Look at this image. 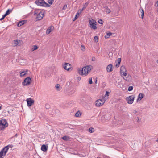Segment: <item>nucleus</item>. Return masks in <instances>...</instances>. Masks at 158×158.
Returning a JSON list of instances; mask_svg holds the SVG:
<instances>
[{"mask_svg": "<svg viewBox=\"0 0 158 158\" xmlns=\"http://www.w3.org/2000/svg\"><path fill=\"white\" fill-rule=\"evenodd\" d=\"M92 66L91 65L86 66L84 67L82 69H79L78 73L81 75L86 76L90 71Z\"/></svg>", "mask_w": 158, "mask_h": 158, "instance_id": "nucleus-1", "label": "nucleus"}, {"mask_svg": "<svg viewBox=\"0 0 158 158\" xmlns=\"http://www.w3.org/2000/svg\"><path fill=\"white\" fill-rule=\"evenodd\" d=\"M13 147V146L11 145H8L4 147L0 151V158H3V157L6 155L9 148H12Z\"/></svg>", "mask_w": 158, "mask_h": 158, "instance_id": "nucleus-2", "label": "nucleus"}, {"mask_svg": "<svg viewBox=\"0 0 158 158\" xmlns=\"http://www.w3.org/2000/svg\"><path fill=\"white\" fill-rule=\"evenodd\" d=\"M120 73L121 76L126 81H128L127 78L126 77L127 72L124 66H122L120 68Z\"/></svg>", "mask_w": 158, "mask_h": 158, "instance_id": "nucleus-3", "label": "nucleus"}, {"mask_svg": "<svg viewBox=\"0 0 158 158\" xmlns=\"http://www.w3.org/2000/svg\"><path fill=\"white\" fill-rule=\"evenodd\" d=\"M34 15H36V19L37 20H40L42 19L44 16V12L43 11H40V12H35Z\"/></svg>", "mask_w": 158, "mask_h": 158, "instance_id": "nucleus-4", "label": "nucleus"}, {"mask_svg": "<svg viewBox=\"0 0 158 158\" xmlns=\"http://www.w3.org/2000/svg\"><path fill=\"white\" fill-rule=\"evenodd\" d=\"M89 23L90 27L92 29L94 30H96L97 28L96 26L97 22L96 21L93 19H91L89 20Z\"/></svg>", "mask_w": 158, "mask_h": 158, "instance_id": "nucleus-5", "label": "nucleus"}, {"mask_svg": "<svg viewBox=\"0 0 158 158\" xmlns=\"http://www.w3.org/2000/svg\"><path fill=\"white\" fill-rule=\"evenodd\" d=\"M135 97V95H132L126 98V100L127 102L129 104H131L133 102Z\"/></svg>", "mask_w": 158, "mask_h": 158, "instance_id": "nucleus-6", "label": "nucleus"}, {"mask_svg": "<svg viewBox=\"0 0 158 158\" xmlns=\"http://www.w3.org/2000/svg\"><path fill=\"white\" fill-rule=\"evenodd\" d=\"M106 100L102 98L101 99L97 100L96 102V105L97 106H102L105 103Z\"/></svg>", "mask_w": 158, "mask_h": 158, "instance_id": "nucleus-7", "label": "nucleus"}, {"mask_svg": "<svg viewBox=\"0 0 158 158\" xmlns=\"http://www.w3.org/2000/svg\"><path fill=\"white\" fill-rule=\"evenodd\" d=\"M31 82V78L29 77H28L24 80L22 82V84L24 86H26L30 84Z\"/></svg>", "mask_w": 158, "mask_h": 158, "instance_id": "nucleus-8", "label": "nucleus"}, {"mask_svg": "<svg viewBox=\"0 0 158 158\" xmlns=\"http://www.w3.org/2000/svg\"><path fill=\"white\" fill-rule=\"evenodd\" d=\"M63 66L65 70L68 71H69L71 69V65L69 63H65Z\"/></svg>", "mask_w": 158, "mask_h": 158, "instance_id": "nucleus-9", "label": "nucleus"}, {"mask_svg": "<svg viewBox=\"0 0 158 158\" xmlns=\"http://www.w3.org/2000/svg\"><path fill=\"white\" fill-rule=\"evenodd\" d=\"M44 2V0H36L35 3L39 6H43Z\"/></svg>", "mask_w": 158, "mask_h": 158, "instance_id": "nucleus-10", "label": "nucleus"}, {"mask_svg": "<svg viewBox=\"0 0 158 158\" xmlns=\"http://www.w3.org/2000/svg\"><path fill=\"white\" fill-rule=\"evenodd\" d=\"M27 106L29 107L31 106L32 104L34 103V101L33 100L30 98L27 99Z\"/></svg>", "mask_w": 158, "mask_h": 158, "instance_id": "nucleus-11", "label": "nucleus"}, {"mask_svg": "<svg viewBox=\"0 0 158 158\" xmlns=\"http://www.w3.org/2000/svg\"><path fill=\"white\" fill-rule=\"evenodd\" d=\"M54 29V27L53 26H51L48 28L46 30V34H49Z\"/></svg>", "mask_w": 158, "mask_h": 158, "instance_id": "nucleus-12", "label": "nucleus"}, {"mask_svg": "<svg viewBox=\"0 0 158 158\" xmlns=\"http://www.w3.org/2000/svg\"><path fill=\"white\" fill-rule=\"evenodd\" d=\"M113 67L111 64H109L106 67V70L108 72H110L113 70Z\"/></svg>", "mask_w": 158, "mask_h": 158, "instance_id": "nucleus-13", "label": "nucleus"}, {"mask_svg": "<svg viewBox=\"0 0 158 158\" xmlns=\"http://www.w3.org/2000/svg\"><path fill=\"white\" fill-rule=\"evenodd\" d=\"M48 148V146H46V145L44 144L41 146V150L45 152L47 151Z\"/></svg>", "mask_w": 158, "mask_h": 158, "instance_id": "nucleus-14", "label": "nucleus"}, {"mask_svg": "<svg viewBox=\"0 0 158 158\" xmlns=\"http://www.w3.org/2000/svg\"><path fill=\"white\" fill-rule=\"evenodd\" d=\"M143 96L144 94H143L140 93L138 96L137 101L141 100L142 99V98L143 97Z\"/></svg>", "mask_w": 158, "mask_h": 158, "instance_id": "nucleus-15", "label": "nucleus"}, {"mask_svg": "<svg viewBox=\"0 0 158 158\" xmlns=\"http://www.w3.org/2000/svg\"><path fill=\"white\" fill-rule=\"evenodd\" d=\"M0 124L6 127L7 126V123L5 121V120H2L0 121Z\"/></svg>", "mask_w": 158, "mask_h": 158, "instance_id": "nucleus-16", "label": "nucleus"}, {"mask_svg": "<svg viewBox=\"0 0 158 158\" xmlns=\"http://www.w3.org/2000/svg\"><path fill=\"white\" fill-rule=\"evenodd\" d=\"M28 70H26L25 71L21 72L20 73V76L21 77H23L25 75L27 74Z\"/></svg>", "mask_w": 158, "mask_h": 158, "instance_id": "nucleus-17", "label": "nucleus"}, {"mask_svg": "<svg viewBox=\"0 0 158 158\" xmlns=\"http://www.w3.org/2000/svg\"><path fill=\"white\" fill-rule=\"evenodd\" d=\"M26 22V21L25 20H22L21 21L19 22L18 23V26L20 27L23 25Z\"/></svg>", "mask_w": 158, "mask_h": 158, "instance_id": "nucleus-18", "label": "nucleus"}, {"mask_svg": "<svg viewBox=\"0 0 158 158\" xmlns=\"http://www.w3.org/2000/svg\"><path fill=\"white\" fill-rule=\"evenodd\" d=\"M109 92L107 91H106V94L102 98L105 99V100H107L108 98Z\"/></svg>", "mask_w": 158, "mask_h": 158, "instance_id": "nucleus-19", "label": "nucleus"}, {"mask_svg": "<svg viewBox=\"0 0 158 158\" xmlns=\"http://www.w3.org/2000/svg\"><path fill=\"white\" fill-rule=\"evenodd\" d=\"M75 90L74 89H73L68 91V94L69 95H72L75 92Z\"/></svg>", "mask_w": 158, "mask_h": 158, "instance_id": "nucleus-20", "label": "nucleus"}, {"mask_svg": "<svg viewBox=\"0 0 158 158\" xmlns=\"http://www.w3.org/2000/svg\"><path fill=\"white\" fill-rule=\"evenodd\" d=\"M121 61V59L120 58H118V59L117 60H116V62H117L118 63V64H116V66L117 67H118L119 66V65Z\"/></svg>", "mask_w": 158, "mask_h": 158, "instance_id": "nucleus-21", "label": "nucleus"}, {"mask_svg": "<svg viewBox=\"0 0 158 158\" xmlns=\"http://www.w3.org/2000/svg\"><path fill=\"white\" fill-rule=\"evenodd\" d=\"M20 40H14V44H15V45H14V46H17V45H19V43L20 42Z\"/></svg>", "mask_w": 158, "mask_h": 158, "instance_id": "nucleus-22", "label": "nucleus"}, {"mask_svg": "<svg viewBox=\"0 0 158 158\" xmlns=\"http://www.w3.org/2000/svg\"><path fill=\"white\" fill-rule=\"evenodd\" d=\"M105 8L106 9V13L109 14L110 12V9L108 8L107 6L105 7Z\"/></svg>", "mask_w": 158, "mask_h": 158, "instance_id": "nucleus-23", "label": "nucleus"}, {"mask_svg": "<svg viewBox=\"0 0 158 158\" xmlns=\"http://www.w3.org/2000/svg\"><path fill=\"white\" fill-rule=\"evenodd\" d=\"M38 48V47L36 45H34L31 49L32 51H33L35 50H36Z\"/></svg>", "mask_w": 158, "mask_h": 158, "instance_id": "nucleus-24", "label": "nucleus"}, {"mask_svg": "<svg viewBox=\"0 0 158 158\" xmlns=\"http://www.w3.org/2000/svg\"><path fill=\"white\" fill-rule=\"evenodd\" d=\"M81 115V113L79 111H77L75 114V116L76 117H79Z\"/></svg>", "mask_w": 158, "mask_h": 158, "instance_id": "nucleus-25", "label": "nucleus"}, {"mask_svg": "<svg viewBox=\"0 0 158 158\" xmlns=\"http://www.w3.org/2000/svg\"><path fill=\"white\" fill-rule=\"evenodd\" d=\"M94 129L93 127H90L89 129V131L90 133H92L94 132Z\"/></svg>", "mask_w": 158, "mask_h": 158, "instance_id": "nucleus-26", "label": "nucleus"}, {"mask_svg": "<svg viewBox=\"0 0 158 158\" xmlns=\"http://www.w3.org/2000/svg\"><path fill=\"white\" fill-rule=\"evenodd\" d=\"M62 139L64 140L67 141L69 139V138L68 136H64L62 137Z\"/></svg>", "mask_w": 158, "mask_h": 158, "instance_id": "nucleus-27", "label": "nucleus"}, {"mask_svg": "<svg viewBox=\"0 0 158 158\" xmlns=\"http://www.w3.org/2000/svg\"><path fill=\"white\" fill-rule=\"evenodd\" d=\"M140 12L141 14V18L143 19V18L144 15V11L143 9H142L141 10H140Z\"/></svg>", "mask_w": 158, "mask_h": 158, "instance_id": "nucleus-28", "label": "nucleus"}, {"mask_svg": "<svg viewBox=\"0 0 158 158\" xmlns=\"http://www.w3.org/2000/svg\"><path fill=\"white\" fill-rule=\"evenodd\" d=\"M12 11V10L8 9V10L6 12L5 14L7 15H9Z\"/></svg>", "mask_w": 158, "mask_h": 158, "instance_id": "nucleus-29", "label": "nucleus"}, {"mask_svg": "<svg viewBox=\"0 0 158 158\" xmlns=\"http://www.w3.org/2000/svg\"><path fill=\"white\" fill-rule=\"evenodd\" d=\"M98 38L97 36H95L94 38V40L96 43H97L98 41Z\"/></svg>", "mask_w": 158, "mask_h": 158, "instance_id": "nucleus-30", "label": "nucleus"}, {"mask_svg": "<svg viewBox=\"0 0 158 158\" xmlns=\"http://www.w3.org/2000/svg\"><path fill=\"white\" fill-rule=\"evenodd\" d=\"M54 2V0H48L47 2L51 5Z\"/></svg>", "mask_w": 158, "mask_h": 158, "instance_id": "nucleus-31", "label": "nucleus"}, {"mask_svg": "<svg viewBox=\"0 0 158 158\" xmlns=\"http://www.w3.org/2000/svg\"><path fill=\"white\" fill-rule=\"evenodd\" d=\"M50 6L48 3H46L44 2V4L43 6H45V7H49Z\"/></svg>", "mask_w": 158, "mask_h": 158, "instance_id": "nucleus-32", "label": "nucleus"}, {"mask_svg": "<svg viewBox=\"0 0 158 158\" xmlns=\"http://www.w3.org/2000/svg\"><path fill=\"white\" fill-rule=\"evenodd\" d=\"M56 87L58 90H60V86L59 84H57L56 85Z\"/></svg>", "mask_w": 158, "mask_h": 158, "instance_id": "nucleus-33", "label": "nucleus"}, {"mask_svg": "<svg viewBox=\"0 0 158 158\" xmlns=\"http://www.w3.org/2000/svg\"><path fill=\"white\" fill-rule=\"evenodd\" d=\"M98 23L100 24H102L103 23V21L101 19H100L98 20Z\"/></svg>", "mask_w": 158, "mask_h": 158, "instance_id": "nucleus-34", "label": "nucleus"}, {"mask_svg": "<svg viewBox=\"0 0 158 158\" xmlns=\"http://www.w3.org/2000/svg\"><path fill=\"white\" fill-rule=\"evenodd\" d=\"M133 89V87L132 86H130L128 87V90L130 91L131 90H132Z\"/></svg>", "mask_w": 158, "mask_h": 158, "instance_id": "nucleus-35", "label": "nucleus"}, {"mask_svg": "<svg viewBox=\"0 0 158 158\" xmlns=\"http://www.w3.org/2000/svg\"><path fill=\"white\" fill-rule=\"evenodd\" d=\"M82 11H81V9H80L78 10V11L76 13V15H77L79 16V15L81 13Z\"/></svg>", "mask_w": 158, "mask_h": 158, "instance_id": "nucleus-36", "label": "nucleus"}, {"mask_svg": "<svg viewBox=\"0 0 158 158\" xmlns=\"http://www.w3.org/2000/svg\"><path fill=\"white\" fill-rule=\"evenodd\" d=\"M89 84H92L93 82H92V78H90L89 79Z\"/></svg>", "mask_w": 158, "mask_h": 158, "instance_id": "nucleus-37", "label": "nucleus"}, {"mask_svg": "<svg viewBox=\"0 0 158 158\" xmlns=\"http://www.w3.org/2000/svg\"><path fill=\"white\" fill-rule=\"evenodd\" d=\"M67 7V5L66 4H65L64 5V6L62 8V9L63 10H65L66 9Z\"/></svg>", "mask_w": 158, "mask_h": 158, "instance_id": "nucleus-38", "label": "nucleus"}, {"mask_svg": "<svg viewBox=\"0 0 158 158\" xmlns=\"http://www.w3.org/2000/svg\"><path fill=\"white\" fill-rule=\"evenodd\" d=\"M86 6H84V5L82 8V9L81 10V11L82 12V11H83L86 9Z\"/></svg>", "mask_w": 158, "mask_h": 158, "instance_id": "nucleus-39", "label": "nucleus"}, {"mask_svg": "<svg viewBox=\"0 0 158 158\" xmlns=\"http://www.w3.org/2000/svg\"><path fill=\"white\" fill-rule=\"evenodd\" d=\"M45 107L47 109H48L49 107V105L48 104H46L45 105Z\"/></svg>", "mask_w": 158, "mask_h": 158, "instance_id": "nucleus-40", "label": "nucleus"}, {"mask_svg": "<svg viewBox=\"0 0 158 158\" xmlns=\"http://www.w3.org/2000/svg\"><path fill=\"white\" fill-rule=\"evenodd\" d=\"M112 33L110 32L107 33V35L109 36H110L112 35Z\"/></svg>", "mask_w": 158, "mask_h": 158, "instance_id": "nucleus-41", "label": "nucleus"}, {"mask_svg": "<svg viewBox=\"0 0 158 158\" xmlns=\"http://www.w3.org/2000/svg\"><path fill=\"white\" fill-rule=\"evenodd\" d=\"M78 16L77 15H75V17L73 21H74V20H76L78 18Z\"/></svg>", "mask_w": 158, "mask_h": 158, "instance_id": "nucleus-42", "label": "nucleus"}, {"mask_svg": "<svg viewBox=\"0 0 158 158\" xmlns=\"http://www.w3.org/2000/svg\"><path fill=\"white\" fill-rule=\"evenodd\" d=\"M7 15H6V14H5L4 15H3L2 16V18L3 19H4V18Z\"/></svg>", "mask_w": 158, "mask_h": 158, "instance_id": "nucleus-43", "label": "nucleus"}, {"mask_svg": "<svg viewBox=\"0 0 158 158\" xmlns=\"http://www.w3.org/2000/svg\"><path fill=\"white\" fill-rule=\"evenodd\" d=\"M155 6H156L158 7V1H157L156 3L155 4Z\"/></svg>", "mask_w": 158, "mask_h": 158, "instance_id": "nucleus-44", "label": "nucleus"}, {"mask_svg": "<svg viewBox=\"0 0 158 158\" xmlns=\"http://www.w3.org/2000/svg\"><path fill=\"white\" fill-rule=\"evenodd\" d=\"M88 4H89V3H88V2H86L85 3V5H84V6H86V7H87V6H88Z\"/></svg>", "mask_w": 158, "mask_h": 158, "instance_id": "nucleus-45", "label": "nucleus"}, {"mask_svg": "<svg viewBox=\"0 0 158 158\" xmlns=\"http://www.w3.org/2000/svg\"><path fill=\"white\" fill-rule=\"evenodd\" d=\"M77 79L78 80L80 81L81 79V78L80 77H78Z\"/></svg>", "mask_w": 158, "mask_h": 158, "instance_id": "nucleus-46", "label": "nucleus"}, {"mask_svg": "<svg viewBox=\"0 0 158 158\" xmlns=\"http://www.w3.org/2000/svg\"><path fill=\"white\" fill-rule=\"evenodd\" d=\"M137 112V111L136 110H135L133 111V113H136Z\"/></svg>", "mask_w": 158, "mask_h": 158, "instance_id": "nucleus-47", "label": "nucleus"}, {"mask_svg": "<svg viewBox=\"0 0 158 158\" xmlns=\"http://www.w3.org/2000/svg\"><path fill=\"white\" fill-rule=\"evenodd\" d=\"M3 19H3L2 18H1L0 19V20H2Z\"/></svg>", "mask_w": 158, "mask_h": 158, "instance_id": "nucleus-48", "label": "nucleus"}, {"mask_svg": "<svg viewBox=\"0 0 158 158\" xmlns=\"http://www.w3.org/2000/svg\"><path fill=\"white\" fill-rule=\"evenodd\" d=\"M137 118H138V121H137V122H139V118L138 117H137Z\"/></svg>", "mask_w": 158, "mask_h": 158, "instance_id": "nucleus-49", "label": "nucleus"}, {"mask_svg": "<svg viewBox=\"0 0 158 158\" xmlns=\"http://www.w3.org/2000/svg\"><path fill=\"white\" fill-rule=\"evenodd\" d=\"M2 108V107L1 106H0V110H1Z\"/></svg>", "mask_w": 158, "mask_h": 158, "instance_id": "nucleus-50", "label": "nucleus"}, {"mask_svg": "<svg viewBox=\"0 0 158 158\" xmlns=\"http://www.w3.org/2000/svg\"><path fill=\"white\" fill-rule=\"evenodd\" d=\"M97 80H96V81H95V83H97Z\"/></svg>", "mask_w": 158, "mask_h": 158, "instance_id": "nucleus-51", "label": "nucleus"}, {"mask_svg": "<svg viewBox=\"0 0 158 158\" xmlns=\"http://www.w3.org/2000/svg\"><path fill=\"white\" fill-rule=\"evenodd\" d=\"M157 62L158 63V60L157 61Z\"/></svg>", "mask_w": 158, "mask_h": 158, "instance_id": "nucleus-52", "label": "nucleus"}, {"mask_svg": "<svg viewBox=\"0 0 158 158\" xmlns=\"http://www.w3.org/2000/svg\"><path fill=\"white\" fill-rule=\"evenodd\" d=\"M97 158H100V157H97Z\"/></svg>", "mask_w": 158, "mask_h": 158, "instance_id": "nucleus-53", "label": "nucleus"}]
</instances>
